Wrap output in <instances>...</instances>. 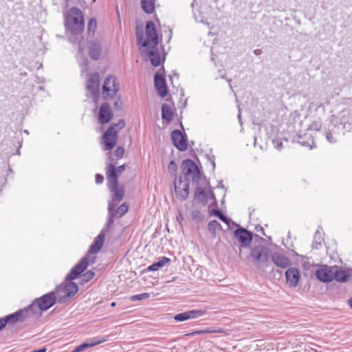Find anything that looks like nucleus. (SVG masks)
<instances>
[{
    "label": "nucleus",
    "instance_id": "obj_1",
    "mask_svg": "<svg viewBox=\"0 0 352 352\" xmlns=\"http://www.w3.org/2000/svg\"><path fill=\"white\" fill-rule=\"evenodd\" d=\"M107 178V186L112 193L113 201H121L124 196V188L122 185H118V176L115 166L113 164H108L106 173Z\"/></svg>",
    "mask_w": 352,
    "mask_h": 352
},
{
    "label": "nucleus",
    "instance_id": "obj_2",
    "mask_svg": "<svg viewBox=\"0 0 352 352\" xmlns=\"http://www.w3.org/2000/svg\"><path fill=\"white\" fill-rule=\"evenodd\" d=\"M65 26L73 34L81 33L84 30V17L80 10L72 8L65 16Z\"/></svg>",
    "mask_w": 352,
    "mask_h": 352
},
{
    "label": "nucleus",
    "instance_id": "obj_3",
    "mask_svg": "<svg viewBox=\"0 0 352 352\" xmlns=\"http://www.w3.org/2000/svg\"><path fill=\"white\" fill-rule=\"evenodd\" d=\"M138 44L142 47H157L159 43V38L157 34L156 27L154 23L149 21L146 23L145 27V35L142 34H138Z\"/></svg>",
    "mask_w": 352,
    "mask_h": 352
},
{
    "label": "nucleus",
    "instance_id": "obj_4",
    "mask_svg": "<svg viewBox=\"0 0 352 352\" xmlns=\"http://www.w3.org/2000/svg\"><path fill=\"white\" fill-rule=\"evenodd\" d=\"M124 121L120 120L118 123L112 124L105 131L102 137V143L104 151H110L116 146L118 141V133L124 127Z\"/></svg>",
    "mask_w": 352,
    "mask_h": 352
},
{
    "label": "nucleus",
    "instance_id": "obj_5",
    "mask_svg": "<svg viewBox=\"0 0 352 352\" xmlns=\"http://www.w3.org/2000/svg\"><path fill=\"white\" fill-rule=\"evenodd\" d=\"M118 89L119 84L115 76H109L105 78L102 91V96L105 99L115 97Z\"/></svg>",
    "mask_w": 352,
    "mask_h": 352
},
{
    "label": "nucleus",
    "instance_id": "obj_6",
    "mask_svg": "<svg viewBox=\"0 0 352 352\" xmlns=\"http://www.w3.org/2000/svg\"><path fill=\"white\" fill-rule=\"evenodd\" d=\"M182 172L186 178L190 177L192 180L200 178V170L197 164L191 160H184L182 163Z\"/></svg>",
    "mask_w": 352,
    "mask_h": 352
},
{
    "label": "nucleus",
    "instance_id": "obj_7",
    "mask_svg": "<svg viewBox=\"0 0 352 352\" xmlns=\"http://www.w3.org/2000/svg\"><path fill=\"white\" fill-rule=\"evenodd\" d=\"M95 261L94 258H89V255H87L82 258L78 264H76L70 273L67 275V279L69 280L76 278L81 274L88 267L90 263H94Z\"/></svg>",
    "mask_w": 352,
    "mask_h": 352
},
{
    "label": "nucleus",
    "instance_id": "obj_8",
    "mask_svg": "<svg viewBox=\"0 0 352 352\" xmlns=\"http://www.w3.org/2000/svg\"><path fill=\"white\" fill-rule=\"evenodd\" d=\"M270 253V251L267 247L258 245L251 250L250 254L256 262L265 263L269 261Z\"/></svg>",
    "mask_w": 352,
    "mask_h": 352
},
{
    "label": "nucleus",
    "instance_id": "obj_9",
    "mask_svg": "<svg viewBox=\"0 0 352 352\" xmlns=\"http://www.w3.org/2000/svg\"><path fill=\"white\" fill-rule=\"evenodd\" d=\"M129 210V206L126 203H123L118 208H116V205L111 202L109 204L108 210L109 213V223H113V219H118L122 217Z\"/></svg>",
    "mask_w": 352,
    "mask_h": 352
},
{
    "label": "nucleus",
    "instance_id": "obj_10",
    "mask_svg": "<svg viewBox=\"0 0 352 352\" xmlns=\"http://www.w3.org/2000/svg\"><path fill=\"white\" fill-rule=\"evenodd\" d=\"M55 302L56 296L54 294L50 293L43 296L40 298H38L35 302V305L40 310L45 311L54 305Z\"/></svg>",
    "mask_w": 352,
    "mask_h": 352
},
{
    "label": "nucleus",
    "instance_id": "obj_11",
    "mask_svg": "<svg viewBox=\"0 0 352 352\" xmlns=\"http://www.w3.org/2000/svg\"><path fill=\"white\" fill-rule=\"evenodd\" d=\"M142 53L145 54L150 58L152 65L155 67L159 66L162 62L160 52L157 47H142Z\"/></svg>",
    "mask_w": 352,
    "mask_h": 352
},
{
    "label": "nucleus",
    "instance_id": "obj_12",
    "mask_svg": "<svg viewBox=\"0 0 352 352\" xmlns=\"http://www.w3.org/2000/svg\"><path fill=\"white\" fill-rule=\"evenodd\" d=\"M316 276L322 282L329 283L333 280V266H322L316 270Z\"/></svg>",
    "mask_w": 352,
    "mask_h": 352
},
{
    "label": "nucleus",
    "instance_id": "obj_13",
    "mask_svg": "<svg viewBox=\"0 0 352 352\" xmlns=\"http://www.w3.org/2000/svg\"><path fill=\"white\" fill-rule=\"evenodd\" d=\"M171 140L174 146L179 151H184L187 149L188 144L182 132L175 130L171 133Z\"/></svg>",
    "mask_w": 352,
    "mask_h": 352
},
{
    "label": "nucleus",
    "instance_id": "obj_14",
    "mask_svg": "<svg viewBox=\"0 0 352 352\" xmlns=\"http://www.w3.org/2000/svg\"><path fill=\"white\" fill-rule=\"evenodd\" d=\"M286 283L292 287L298 285L300 278L299 270L296 267H289L285 272Z\"/></svg>",
    "mask_w": 352,
    "mask_h": 352
},
{
    "label": "nucleus",
    "instance_id": "obj_15",
    "mask_svg": "<svg viewBox=\"0 0 352 352\" xmlns=\"http://www.w3.org/2000/svg\"><path fill=\"white\" fill-rule=\"evenodd\" d=\"M234 236L239 243L244 247L249 246L252 241V234L243 228L236 229L234 232Z\"/></svg>",
    "mask_w": 352,
    "mask_h": 352
},
{
    "label": "nucleus",
    "instance_id": "obj_16",
    "mask_svg": "<svg viewBox=\"0 0 352 352\" xmlns=\"http://www.w3.org/2000/svg\"><path fill=\"white\" fill-rule=\"evenodd\" d=\"M105 236L106 235L104 232H101L94 239V243L91 245L89 250L88 251L87 255H89L90 258H95V256H92L91 255L96 254L102 249L104 243Z\"/></svg>",
    "mask_w": 352,
    "mask_h": 352
},
{
    "label": "nucleus",
    "instance_id": "obj_17",
    "mask_svg": "<svg viewBox=\"0 0 352 352\" xmlns=\"http://www.w3.org/2000/svg\"><path fill=\"white\" fill-rule=\"evenodd\" d=\"M351 276V270L333 266V280L340 283H345L349 280Z\"/></svg>",
    "mask_w": 352,
    "mask_h": 352
},
{
    "label": "nucleus",
    "instance_id": "obj_18",
    "mask_svg": "<svg viewBox=\"0 0 352 352\" xmlns=\"http://www.w3.org/2000/svg\"><path fill=\"white\" fill-rule=\"evenodd\" d=\"M206 314L204 310H191L184 313H180L174 316L176 321L182 322L189 319H194L204 316Z\"/></svg>",
    "mask_w": 352,
    "mask_h": 352
},
{
    "label": "nucleus",
    "instance_id": "obj_19",
    "mask_svg": "<svg viewBox=\"0 0 352 352\" xmlns=\"http://www.w3.org/2000/svg\"><path fill=\"white\" fill-rule=\"evenodd\" d=\"M78 290L77 285L72 282H68L60 285L58 292L62 294L63 297H69L74 296Z\"/></svg>",
    "mask_w": 352,
    "mask_h": 352
},
{
    "label": "nucleus",
    "instance_id": "obj_20",
    "mask_svg": "<svg viewBox=\"0 0 352 352\" xmlns=\"http://www.w3.org/2000/svg\"><path fill=\"white\" fill-rule=\"evenodd\" d=\"M113 113L111 107L107 103H104L101 105L99 115H98V120L101 124H107L112 119Z\"/></svg>",
    "mask_w": 352,
    "mask_h": 352
},
{
    "label": "nucleus",
    "instance_id": "obj_21",
    "mask_svg": "<svg viewBox=\"0 0 352 352\" xmlns=\"http://www.w3.org/2000/svg\"><path fill=\"white\" fill-rule=\"evenodd\" d=\"M154 81L157 94L162 98L165 97L168 92L165 78L162 75L156 74Z\"/></svg>",
    "mask_w": 352,
    "mask_h": 352
},
{
    "label": "nucleus",
    "instance_id": "obj_22",
    "mask_svg": "<svg viewBox=\"0 0 352 352\" xmlns=\"http://www.w3.org/2000/svg\"><path fill=\"white\" fill-rule=\"evenodd\" d=\"M189 184L186 181L179 179L175 182V193L180 197L185 199L188 195Z\"/></svg>",
    "mask_w": 352,
    "mask_h": 352
},
{
    "label": "nucleus",
    "instance_id": "obj_23",
    "mask_svg": "<svg viewBox=\"0 0 352 352\" xmlns=\"http://www.w3.org/2000/svg\"><path fill=\"white\" fill-rule=\"evenodd\" d=\"M273 263L279 267L286 268L290 265L289 259L283 254L276 252L272 255Z\"/></svg>",
    "mask_w": 352,
    "mask_h": 352
},
{
    "label": "nucleus",
    "instance_id": "obj_24",
    "mask_svg": "<svg viewBox=\"0 0 352 352\" xmlns=\"http://www.w3.org/2000/svg\"><path fill=\"white\" fill-rule=\"evenodd\" d=\"M174 105L164 104L162 107V118L167 122H170L173 118Z\"/></svg>",
    "mask_w": 352,
    "mask_h": 352
},
{
    "label": "nucleus",
    "instance_id": "obj_25",
    "mask_svg": "<svg viewBox=\"0 0 352 352\" xmlns=\"http://www.w3.org/2000/svg\"><path fill=\"white\" fill-rule=\"evenodd\" d=\"M100 77L98 74H94L90 76L87 82V89L91 91L96 90L99 87Z\"/></svg>",
    "mask_w": 352,
    "mask_h": 352
},
{
    "label": "nucleus",
    "instance_id": "obj_26",
    "mask_svg": "<svg viewBox=\"0 0 352 352\" xmlns=\"http://www.w3.org/2000/svg\"><path fill=\"white\" fill-rule=\"evenodd\" d=\"M170 261L169 258L162 256L159 258V261L147 267L148 271H157L161 267H164L166 264Z\"/></svg>",
    "mask_w": 352,
    "mask_h": 352
},
{
    "label": "nucleus",
    "instance_id": "obj_27",
    "mask_svg": "<svg viewBox=\"0 0 352 352\" xmlns=\"http://www.w3.org/2000/svg\"><path fill=\"white\" fill-rule=\"evenodd\" d=\"M142 8L147 14H152L155 11V0H142Z\"/></svg>",
    "mask_w": 352,
    "mask_h": 352
},
{
    "label": "nucleus",
    "instance_id": "obj_28",
    "mask_svg": "<svg viewBox=\"0 0 352 352\" xmlns=\"http://www.w3.org/2000/svg\"><path fill=\"white\" fill-rule=\"evenodd\" d=\"M21 317V313L20 311H16L14 314L7 316L3 318L4 321H6V324H15L18 321H19Z\"/></svg>",
    "mask_w": 352,
    "mask_h": 352
},
{
    "label": "nucleus",
    "instance_id": "obj_29",
    "mask_svg": "<svg viewBox=\"0 0 352 352\" xmlns=\"http://www.w3.org/2000/svg\"><path fill=\"white\" fill-rule=\"evenodd\" d=\"M107 341L105 338H94L89 340V342L83 343L85 349L95 346Z\"/></svg>",
    "mask_w": 352,
    "mask_h": 352
},
{
    "label": "nucleus",
    "instance_id": "obj_30",
    "mask_svg": "<svg viewBox=\"0 0 352 352\" xmlns=\"http://www.w3.org/2000/svg\"><path fill=\"white\" fill-rule=\"evenodd\" d=\"M107 341L105 338H94L89 340V342L83 343L85 349L95 346Z\"/></svg>",
    "mask_w": 352,
    "mask_h": 352
},
{
    "label": "nucleus",
    "instance_id": "obj_31",
    "mask_svg": "<svg viewBox=\"0 0 352 352\" xmlns=\"http://www.w3.org/2000/svg\"><path fill=\"white\" fill-rule=\"evenodd\" d=\"M89 56L94 60H97L99 58L100 56V47L97 44H92L89 47Z\"/></svg>",
    "mask_w": 352,
    "mask_h": 352
},
{
    "label": "nucleus",
    "instance_id": "obj_32",
    "mask_svg": "<svg viewBox=\"0 0 352 352\" xmlns=\"http://www.w3.org/2000/svg\"><path fill=\"white\" fill-rule=\"evenodd\" d=\"M124 154V148L122 146L118 147L113 154L109 157L111 162L122 158Z\"/></svg>",
    "mask_w": 352,
    "mask_h": 352
},
{
    "label": "nucleus",
    "instance_id": "obj_33",
    "mask_svg": "<svg viewBox=\"0 0 352 352\" xmlns=\"http://www.w3.org/2000/svg\"><path fill=\"white\" fill-rule=\"evenodd\" d=\"M208 228L212 234H215L217 230L221 229V225L217 221H212L209 222Z\"/></svg>",
    "mask_w": 352,
    "mask_h": 352
},
{
    "label": "nucleus",
    "instance_id": "obj_34",
    "mask_svg": "<svg viewBox=\"0 0 352 352\" xmlns=\"http://www.w3.org/2000/svg\"><path fill=\"white\" fill-rule=\"evenodd\" d=\"M94 276V272L92 271H87L80 276L81 283H86L91 280Z\"/></svg>",
    "mask_w": 352,
    "mask_h": 352
},
{
    "label": "nucleus",
    "instance_id": "obj_35",
    "mask_svg": "<svg viewBox=\"0 0 352 352\" xmlns=\"http://www.w3.org/2000/svg\"><path fill=\"white\" fill-rule=\"evenodd\" d=\"M150 297L148 293H142L140 294L133 295L130 297L131 301L141 300L142 299H147Z\"/></svg>",
    "mask_w": 352,
    "mask_h": 352
},
{
    "label": "nucleus",
    "instance_id": "obj_36",
    "mask_svg": "<svg viewBox=\"0 0 352 352\" xmlns=\"http://www.w3.org/2000/svg\"><path fill=\"white\" fill-rule=\"evenodd\" d=\"M210 214L219 217L220 220L225 222L226 223H228L227 218L218 210H212Z\"/></svg>",
    "mask_w": 352,
    "mask_h": 352
},
{
    "label": "nucleus",
    "instance_id": "obj_37",
    "mask_svg": "<svg viewBox=\"0 0 352 352\" xmlns=\"http://www.w3.org/2000/svg\"><path fill=\"white\" fill-rule=\"evenodd\" d=\"M204 332H205V334H207V333H221V334H223L225 336L228 335V333L225 330H223V329H212L211 328H208V329H204Z\"/></svg>",
    "mask_w": 352,
    "mask_h": 352
},
{
    "label": "nucleus",
    "instance_id": "obj_38",
    "mask_svg": "<svg viewBox=\"0 0 352 352\" xmlns=\"http://www.w3.org/2000/svg\"><path fill=\"white\" fill-rule=\"evenodd\" d=\"M168 170L170 174L174 175H176V173L177 170V166L174 160H171L169 162V164L168 165Z\"/></svg>",
    "mask_w": 352,
    "mask_h": 352
},
{
    "label": "nucleus",
    "instance_id": "obj_39",
    "mask_svg": "<svg viewBox=\"0 0 352 352\" xmlns=\"http://www.w3.org/2000/svg\"><path fill=\"white\" fill-rule=\"evenodd\" d=\"M97 27V21L95 19H91L88 24L89 32H94Z\"/></svg>",
    "mask_w": 352,
    "mask_h": 352
},
{
    "label": "nucleus",
    "instance_id": "obj_40",
    "mask_svg": "<svg viewBox=\"0 0 352 352\" xmlns=\"http://www.w3.org/2000/svg\"><path fill=\"white\" fill-rule=\"evenodd\" d=\"M200 334H205L204 329L193 331L192 333L186 334V336H192L200 335Z\"/></svg>",
    "mask_w": 352,
    "mask_h": 352
},
{
    "label": "nucleus",
    "instance_id": "obj_41",
    "mask_svg": "<svg viewBox=\"0 0 352 352\" xmlns=\"http://www.w3.org/2000/svg\"><path fill=\"white\" fill-rule=\"evenodd\" d=\"M103 180H104V177L102 175H100V174L96 175V182L97 184L102 183Z\"/></svg>",
    "mask_w": 352,
    "mask_h": 352
},
{
    "label": "nucleus",
    "instance_id": "obj_42",
    "mask_svg": "<svg viewBox=\"0 0 352 352\" xmlns=\"http://www.w3.org/2000/svg\"><path fill=\"white\" fill-rule=\"evenodd\" d=\"M85 349H85L84 344H82L79 345L78 346H77L74 351L75 352H80Z\"/></svg>",
    "mask_w": 352,
    "mask_h": 352
},
{
    "label": "nucleus",
    "instance_id": "obj_43",
    "mask_svg": "<svg viewBox=\"0 0 352 352\" xmlns=\"http://www.w3.org/2000/svg\"><path fill=\"white\" fill-rule=\"evenodd\" d=\"M192 217L194 219L199 218L200 213L198 210H195L192 212Z\"/></svg>",
    "mask_w": 352,
    "mask_h": 352
},
{
    "label": "nucleus",
    "instance_id": "obj_44",
    "mask_svg": "<svg viewBox=\"0 0 352 352\" xmlns=\"http://www.w3.org/2000/svg\"><path fill=\"white\" fill-rule=\"evenodd\" d=\"M6 326V321L3 318H0V331L2 330Z\"/></svg>",
    "mask_w": 352,
    "mask_h": 352
},
{
    "label": "nucleus",
    "instance_id": "obj_45",
    "mask_svg": "<svg viewBox=\"0 0 352 352\" xmlns=\"http://www.w3.org/2000/svg\"><path fill=\"white\" fill-rule=\"evenodd\" d=\"M124 169V165L119 166L117 169L116 168V173H121Z\"/></svg>",
    "mask_w": 352,
    "mask_h": 352
},
{
    "label": "nucleus",
    "instance_id": "obj_46",
    "mask_svg": "<svg viewBox=\"0 0 352 352\" xmlns=\"http://www.w3.org/2000/svg\"><path fill=\"white\" fill-rule=\"evenodd\" d=\"M46 351V349L45 347L42 348V349H40L38 350H35L34 351H32V352H45Z\"/></svg>",
    "mask_w": 352,
    "mask_h": 352
},
{
    "label": "nucleus",
    "instance_id": "obj_47",
    "mask_svg": "<svg viewBox=\"0 0 352 352\" xmlns=\"http://www.w3.org/2000/svg\"><path fill=\"white\" fill-rule=\"evenodd\" d=\"M349 306L352 308V298H350L348 301Z\"/></svg>",
    "mask_w": 352,
    "mask_h": 352
},
{
    "label": "nucleus",
    "instance_id": "obj_48",
    "mask_svg": "<svg viewBox=\"0 0 352 352\" xmlns=\"http://www.w3.org/2000/svg\"><path fill=\"white\" fill-rule=\"evenodd\" d=\"M116 305V303L115 302H113L111 303V307H115Z\"/></svg>",
    "mask_w": 352,
    "mask_h": 352
},
{
    "label": "nucleus",
    "instance_id": "obj_49",
    "mask_svg": "<svg viewBox=\"0 0 352 352\" xmlns=\"http://www.w3.org/2000/svg\"><path fill=\"white\" fill-rule=\"evenodd\" d=\"M71 352H75V351L73 350V351H71Z\"/></svg>",
    "mask_w": 352,
    "mask_h": 352
}]
</instances>
